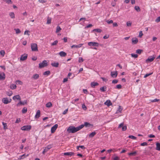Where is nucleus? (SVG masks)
Segmentation results:
<instances>
[{
  "label": "nucleus",
  "mask_w": 160,
  "mask_h": 160,
  "mask_svg": "<svg viewBox=\"0 0 160 160\" xmlns=\"http://www.w3.org/2000/svg\"><path fill=\"white\" fill-rule=\"evenodd\" d=\"M83 128L82 125H80L76 128L74 126H70L68 128L67 131L69 133H74L79 131Z\"/></svg>",
  "instance_id": "f257e3e1"
},
{
  "label": "nucleus",
  "mask_w": 160,
  "mask_h": 160,
  "mask_svg": "<svg viewBox=\"0 0 160 160\" xmlns=\"http://www.w3.org/2000/svg\"><path fill=\"white\" fill-rule=\"evenodd\" d=\"M32 50L33 51H38L37 45L35 43H31V45Z\"/></svg>",
  "instance_id": "f03ea898"
},
{
  "label": "nucleus",
  "mask_w": 160,
  "mask_h": 160,
  "mask_svg": "<svg viewBox=\"0 0 160 160\" xmlns=\"http://www.w3.org/2000/svg\"><path fill=\"white\" fill-rule=\"evenodd\" d=\"M48 65V64L46 60H44L43 62L39 63V67L40 68H42L44 67L47 66Z\"/></svg>",
  "instance_id": "7ed1b4c3"
},
{
  "label": "nucleus",
  "mask_w": 160,
  "mask_h": 160,
  "mask_svg": "<svg viewBox=\"0 0 160 160\" xmlns=\"http://www.w3.org/2000/svg\"><path fill=\"white\" fill-rule=\"evenodd\" d=\"M31 125L24 126L21 128V129L23 131H29L31 128Z\"/></svg>",
  "instance_id": "20e7f679"
},
{
  "label": "nucleus",
  "mask_w": 160,
  "mask_h": 160,
  "mask_svg": "<svg viewBox=\"0 0 160 160\" xmlns=\"http://www.w3.org/2000/svg\"><path fill=\"white\" fill-rule=\"evenodd\" d=\"M12 101L11 99L10 98L8 99V98H3L2 99V101L5 104H7L10 102Z\"/></svg>",
  "instance_id": "39448f33"
},
{
  "label": "nucleus",
  "mask_w": 160,
  "mask_h": 160,
  "mask_svg": "<svg viewBox=\"0 0 160 160\" xmlns=\"http://www.w3.org/2000/svg\"><path fill=\"white\" fill-rule=\"evenodd\" d=\"M122 128V131H125L127 129V127L126 125L124 126L123 122L121 123L119 125L118 127V128Z\"/></svg>",
  "instance_id": "423d86ee"
},
{
  "label": "nucleus",
  "mask_w": 160,
  "mask_h": 160,
  "mask_svg": "<svg viewBox=\"0 0 160 160\" xmlns=\"http://www.w3.org/2000/svg\"><path fill=\"white\" fill-rule=\"evenodd\" d=\"M27 100H25L24 101L22 102V101L20 100L19 102L17 104V107L19 106L20 105H24L25 104H27Z\"/></svg>",
  "instance_id": "0eeeda50"
},
{
  "label": "nucleus",
  "mask_w": 160,
  "mask_h": 160,
  "mask_svg": "<svg viewBox=\"0 0 160 160\" xmlns=\"http://www.w3.org/2000/svg\"><path fill=\"white\" fill-rule=\"evenodd\" d=\"M88 45L90 46H96L98 47L99 43L97 42H89L88 43Z\"/></svg>",
  "instance_id": "6e6552de"
},
{
  "label": "nucleus",
  "mask_w": 160,
  "mask_h": 160,
  "mask_svg": "<svg viewBox=\"0 0 160 160\" xmlns=\"http://www.w3.org/2000/svg\"><path fill=\"white\" fill-rule=\"evenodd\" d=\"M155 55H153L152 56H151L149 57L148 58V59H147L146 60V62H152L154 60V59H155Z\"/></svg>",
  "instance_id": "1a4fd4ad"
},
{
  "label": "nucleus",
  "mask_w": 160,
  "mask_h": 160,
  "mask_svg": "<svg viewBox=\"0 0 160 160\" xmlns=\"http://www.w3.org/2000/svg\"><path fill=\"white\" fill-rule=\"evenodd\" d=\"M58 125L57 124H56L52 127L51 130L52 133H53L55 131L56 129L58 127Z\"/></svg>",
  "instance_id": "9d476101"
},
{
  "label": "nucleus",
  "mask_w": 160,
  "mask_h": 160,
  "mask_svg": "<svg viewBox=\"0 0 160 160\" xmlns=\"http://www.w3.org/2000/svg\"><path fill=\"white\" fill-rule=\"evenodd\" d=\"M118 74L117 71L111 72V75L113 78H115L117 77Z\"/></svg>",
  "instance_id": "9b49d317"
},
{
  "label": "nucleus",
  "mask_w": 160,
  "mask_h": 160,
  "mask_svg": "<svg viewBox=\"0 0 160 160\" xmlns=\"http://www.w3.org/2000/svg\"><path fill=\"white\" fill-rule=\"evenodd\" d=\"M12 99L14 100L17 99L20 101L21 100V97L19 95H17L14 96L12 98Z\"/></svg>",
  "instance_id": "f8f14e48"
},
{
  "label": "nucleus",
  "mask_w": 160,
  "mask_h": 160,
  "mask_svg": "<svg viewBox=\"0 0 160 160\" xmlns=\"http://www.w3.org/2000/svg\"><path fill=\"white\" fill-rule=\"evenodd\" d=\"M74 154V153L72 152H64L63 153V154L64 156H72Z\"/></svg>",
  "instance_id": "ddd939ff"
},
{
  "label": "nucleus",
  "mask_w": 160,
  "mask_h": 160,
  "mask_svg": "<svg viewBox=\"0 0 160 160\" xmlns=\"http://www.w3.org/2000/svg\"><path fill=\"white\" fill-rule=\"evenodd\" d=\"M27 57L28 55L27 54H25V55H22L20 58V60L24 61L27 59Z\"/></svg>",
  "instance_id": "4468645a"
},
{
  "label": "nucleus",
  "mask_w": 160,
  "mask_h": 160,
  "mask_svg": "<svg viewBox=\"0 0 160 160\" xmlns=\"http://www.w3.org/2000/svg\"><path fill=\"white\" fill-rule=\"evenodd\" d=\"M40 110H38L35 115V118H38L40 117Z\"/></svg>",
  "instance_id": "2eb2a0df"
},
{
  "label": "nucleus",
  "mask_w": 160,
  "mask_h": 160,
  "mask_svg": "<svg viewBox=\"0 0 160 160\" xmlns=\"http://www.w3.org/2000/svg\"><path fill=\"white\" fill-rule=\"evenodd\" d=\"M98 85L99 84L97 82H92L91 83V86L92 88H94L96 86Z\"/></svg>",
  "instance_id": "dca6fc26"
},
{
  "label": "nucleus",
  "mask_w": 160,
  "mask_h": 160,
  "mask_svg": "<svg viewBox=\"0 0 160 160\" xmlns=\"http://www.w3.org/2000/svg\"><path fill=\"white\" fill-rule=\"evenodd\" d=\"M83 126V127L85 126L86 127H89L91 126H92V125L91 124L89 123L86 122H84V124H82Z\"/></svg>",
  "instance_id": "f3484780"
},
{
  "label": "nucleus",
  "mask_w": 160,
  "mask_h": 160,
  "mask_svg": "<svg viewBox=\"0 0 160 160\" xmlns=\"http://www.w3.org/2000/svg\"><path fill=\"white\" fill-rule=\"evenodd\" d=\"M5 78V74L4 72L0 73V80H4Z\"/></svg>",
  "instance_id": "a211bd4d"
},
{
  "label": "nucleus",
  "mask_w": 160,
  "mask_h": 160,
  "mask_svg": "<svg viewBox=\"0 0 160 160\" xmlns=\"http://www.w3.org/2000/svg\"><path fill=\"white\" fill-rule=\"evenodd\" d=\"M104 104L109 106L112 105V103L110 100H107L105 102Z\"/></svg>",
  "instance_id": "6ab92c4d"
},
{
  "label": "nucleus",
  "mask_w": 160,
  "mask_h": 160,
  "mask_svg": "<svg viewBox=\"0 0 160 160\" xmlns=\"http://www.w3.org/2000/svg\"><path fill=\"white\" fill-rule=\"evenodd\" d=\"M59 54L62 57H65L67 55V53L63 51H61L59 52Z\"/></svg>",
  "instance_id": "aec40b11"
},
{
  "label": "nucleus",
  "mask_w": 160,
  "mask_h": 160,
  "mask_svg": "<svg viewBox=\"0 0 160 160\" xmlns=\"http://www.w3.org/2000/svg\"><path fill=\"white\" fill-rule=\"evenodd\" d=\"M156 146V149L158 151H160V143L158 142H157Z\"/></svg>",
  "instance_id": "412c9836"
},
{
  "label": "nucleus",
  "mask_w": 160,
  "mask_h": 160,
  "mask_svg": "<svg viewBox=\"0 0 160 160\" xmlns=\"http://www.w3.org/2000/svg\"><path fill=\"white\" fill-rule=\"evenodd\" d=\"M51 65L54 67L57 68L58 67L59 63L58 62L52 63L51 64Z\"/></svg>",
  "instance_id": "4be33fe9"
},
{
  "label": "nucleus",
  "mask_w": 160,
  "mask_h": 160,
  "mask_svg": "<svg viewBox=\"0 0 160 160\" xmlns=\"http://www.w3.org/2000/svg\"><path fill=\"white\" fill-rule=\"evenodd\" d=\"M82 45H83V44H79L78 45H72L71 46V48H79L81 47Z\"/></svg>",
  "instance_id": "5701e85b"
},
{
  "label": "nucleus",
  "mask_w": 160,
  "mask_h": 160,
  "mask_svg": "<svg viewBox=\"0 0 160 160\" xmlns=\"http://www.w3.org/2000/svg\"><path fill=\"white\" fill-rule=\"evenodd\" d=\"M100 90L102 92H104L106 91L107 87L106 86L101 87L100 89Z\"/></svg>",
  "instance_id": "b1692460"
},
{
  "label": "nucleus",
  "mask_w": 160,
  "mask_h": 160,
  "mask_svg": "<svg viewBox=\"0 0 160 160\" xmlns=\"http://www.w3.org/2000/svg\"><path fill=\"white\" fill-rule=\"evenodd\" d=\"M138 42V39L137 38H135V39L133 38L132 39V43L133 44H136Z\"/></svg>",
  "instance_id": "393cba45"
},
{
  "label": "nucleus",
  "mask_w": 160,
  "mask_h": 160,
  "mask_svg": "<svg viewBox=\"0 0 160 160\" xmlns=\"http://www.w3.org/2000/svg\"><path fill=\"white\" fill-rule=\"evenodd\" d=\"M137 153V151H135L133 152H131L128 153V155L129 156H135L136 155Z\"/></svg>",
  "instance_id": "a878e982"
},
{
  "label": "nucleus",
  "mask_w": 160,
  "mask_h": 160,
  "mask_svg": "<svg viewBox=\"0 0 160 160\" xmlns=\"http://www.w3.org/2000/svg\"><path fill=\"white\" fill-rule=\"evenodd\" d=\"M92 31L96 32L99 33H101L102 31V30L100 29L97 28L93 29L92 30Z\"/></svg>",
  "instance_id": "bb28decb"
},
{
  "label": "nucleus",
  "mask_w": 160,
  "mask_h": 160,
  "mask_svg": "<svg viewBox=\"0 0 160 160\" xmlns=\"http://www.w3.org/2000/svg\"><path fill=\"white\" fill-rule=\"evenodd\" d=\"M10 88L11 89H14L16 88L17 86L16 85L12 84L10 85Z\"/></svg>",
  "instance_id": "cd10ccee"
},
{
  "label": "nucleus",
  "mask_w": 160,
  "mask_h": 160,
  "mask_svg": "<svg viewBox=\"0 0 160 160\" xmlns=\"http://www.w3.org/2000/svg\"><path fill=\"white\" fill-rule=\"evenodd\" d=\"M39 77V75L38 74H36L33 75L32 78L35 79H38Z\"/></svg>",
  "instance_id": "c85d7f7f"
},
{
  "label": "nucleus",
  "mask_w": 160,
  "mask_h": 160,
  "mask_svg": "<svg viewBox=\"0 0 160 160\" xmlns=\"http://www.w3.org/2000/svg\"><path fill=\"white\" fill-rule=\"evenodd\" d=\"M28 156V154H27L26 156V155L25 154H24L19 156V158L18 159H22L25 158L26 157Z\"/></svg>",
  "instance_id": "c756f323"
},
{
  "label": "nucleus",
  "mask_w": 160,
  "mask_h": 160,
  "mask_svg": "<svg viewBox=\"0 0 160 160\" xmlns=\"http://www.w3.org/2000/svg\"><path fill=\"white\" fill-rule=\"evenodd\" d=\"M96 133L95 132H92L89 135V136L90 138H92L95 136Z\"/></svg>",
  "instance_id": "7c9ffc66"
},
{
  "label": "nucleus",
  "mask_w": 160,
  "mask_h": 160,
  "mask_svg": "<svg viewBox=\"0 0 160 160\" xmlns=\"http://www.w3.org/2000/svg\"><path fill=\"white\" fill-rule=\"evenodd\" d=\"M2 124L3 126V129L4 130H6V129H8L7 123L2 122Z\"/></svg>",
  "instance_id": "2f4dec72"
},
{
  "label": "nucleus",
  "mask_w": 160,
  "mask_h": 160,
  "mask_svg": "<svg viewBox=\"0 0 160 160\" xmlns=\"http://www.w3.org/2000/svg\"><path fill=\"white\" fill-rule=\"evenodd\" d=\"M52 105L51 102H48L46 105V107H47L48 108H50L51 107H52Z\"/></svg>",
  "instance_id": "473e14b6"
},
{
  "label": "nucleus",
  "mask_w": 160,
  "mask_h": 160,
  "mask_svg": "<svg viewBox=\"0 0 160 160\" xmlns=\"http://www.w3.org/2000/svg\"><path fill=\"white\" fill-rule=\"evenodd\" d=\"M143 51L142 50L138 49L136 50V52L137 53L140 54Z\"/></svg>",
  "instance_id": "72a5a7b5"
},
{
  "label": "nucleus",
  "mask_w": 160,
  "mask_h": 160,
  "mask_svg": "<svg viewBox=\"0 0 160 160\" xmlns=\"http://www.w3.org/2000/svg\"><path fill=\"white\" fill-rule=\"evenodd\" d=\"M16 83V84H19V85H22V82L19 80H17L16 81V82H15Z\"/></svg>",
  "instance_id": "f704fd0d"
},
{
  "label": "nucleus",
  "mask_w": 160,
  "mask_h": 160,
  "mask_svg": "<svg viewBox=\"0 0 160 160\" xmlns=\"http://www.w3.org/2000/svg\"><path fill=\"white\" fill-rule=\"evenodd\" d=\"M50 74V71H49V70L44 72L43 73V75H47V76L49 75Z\"/></svg>",
  "instance_id": "c9c22d12"
},
{
  "label": "nucleus",
  "mask_w": 160,
  "mask_h": 160,
  "mask_svg": "<svg viewBox=\"0 0 160 160\" xmlns=\"http://www.w3.org/2000/svg\"><path fill=\"white\" fill-rule=\"evenodd\" d=\"M122 108H121V107L119 106L118 108V109L117 110V111L116 112V113H120L121 112V111H122Z\"/></svg>",
  "instance_id": "e433bc0d"
},
{
  "label": "nucleus",
  "mask_w": 160,
  "mask_h": 160,
  "mask_svg": "<svg viewBox=\"0 0 160 160\" xmlns=\"http://www.w3.org/2000/svg\"><path fill=\"white\" fill-rule=\"evenodd\" d=\"M14 30H15L16 33L17 34H18L21 32L20 30L18 28H15L14 29Z\"/></svg>",
  "instance_id": "4c0bfd02"
},
{
  "label": "nucleus",
  "mask_w": 160,
  "mask_h": 160,
  "mask_svg": "<svg viewBox=\"0 0 160 160\" xmlns=\"http://www.w3.org/2000/svg\"><path fill=\"white\" fill-rule=\"evenodd\" d=\"M27 111V109L25 107L22 110V112L23 113H26Z\"/></svg>",
  "instance_id": "58836bf2"
},
{
  "label": "nucleus",
  "mask_w": 160,
  "mask_h": 160,
  "mask_svg": "<svg viewBox=\"0 0 160 160\" xmlns=\"http://www.w3.org/2000/svg\"><path fill=\"white\" fill-rule=\"evenodd\" d=\"M61 30V28L59 26H58L57 27L56 32V33H58Z\"/></svg>",
  "instance_id": "ea45409f"
},
{
  "label": "nucleus",
  "mask_w": 160,
  "mask_h": 160,
  "mask_svg": "<svg viewBox=\"0 0 160 160\" xmlns=\"http://www.w3.org/2000/svg\"><path fill=\"white\" fill-rule=\"evenodd\" d=\"M134 8L138 12L140 11V9L138 6H135L134 7Z\"/></svg>",
  "instance_id": "a19ab883"
},
{
  "label": "nucleus",
  "mask_w": 160,
  "mask_h": 160,
  "mask_svg": "<svg viewBox=\"0 0 160 160\" xmlns=\"http://www.w3.org/2000/svg\"><path fill=\"white\" fill-rule=\"evenodd\" d=\"M6 2V3L8 4H12V3L11 0H3Z\"/></svg>",
  "instance_id": "79ce46f5"
},
{
  "label": "nucleus",
  "mask_w": 160,
  "mask_h": 160,
  "mask_svg": "<svg viewBox=\"0 0 160 160\" xmlns=\"http://www.w3.org/2000/svg\"><path fill=\"white\" fill-rule=\"evenodd\" d=\"M9 15L12 18H14V14L13 12H10L9 14Z\"/></svg>",
  "instance_id": "37998d69"
},
{
  "label": "nucleus",
  "mask_w": 160,
  "mask_h": 160,
  "mask_svg": "<svg viewBox=\"0 0 160 160\" xmlns=\"http://www.w3.org/2000/svg\"><path fill=\"white\" fill-rule=\"evenodd\" d=\"M131 55L132 57L134 58H136L138 57V55L137 54L132 53Z\"/></svg>",
  "instance_id": "c03bdc74"
},
{
  "label": "nucleus",
  "mask_w": 160,
  "mask_h": 160,
  "mask_svg": "<svg viewBox=\"0 0 160 160\" xmlns=\"http://www.w3.org/2000/svg\"><path fill=\"white\" fill-rule=\"evenodd\" d=\"M48 149H47L46 147L45 148L44 150L42 151V153L43 154H45V153L46 152L48 151Z\"/></svg>",
  "instance_id": "a18cd8bd"
},
{
  "label": "nucleus",
  "mask_w": 160,
  "mask_h": 160,
  "mask_svg": "<svg viewBox=\"0 0 160 160\" xmlns=\"http://www.w3.org/2000/svg\"><path fill=\"white\" fill-rule=\"evenodd\" d=\"M132 22L130 21H129L127 22V26L128 27H130L131 26Z\"/></svg>",
  "instance_id": "49530a36"
},
{
  "label": "nucleus",
  "mask_w": 160,
  "mask_h": 160,
  "mask_svg": "<svg viewBox=\"0 0 160 160\" xmlns=\"http://www.w3.org/2000/svg\"><path fill=\"white\" fill-rule=\"evenodd\" d=\"M58 41L57 40L55 41L53 43H52L51 44L52 46H54L57 45L58 43Z\"/></svg>",
  "instance_id": "de8ad7c7"
},
{
  "label": "nucleus",
  "mask_w": 160,
  "mask_h": 160,
  "mask_svg": "<svg viewBox=\"0 0 160 160\" xmlns=\"http://www.w3.org/2000/svg\"><path fill=\"white\" fill-rule=\"evenodd\" d=\"M128 137L131 139H136L137 138L133 135H129L128 136Z\"/></svg>",
  "instance_id": "09e8293b"
},
{
  "label": "nucleus",
  "mask_w": 160,
  "mask_h": 160,
  "mask_svg": "<svg viewBox=\"0 0 160 160\" xmlns=\"http://www.w3.org/2000/svg\"><path fill=\"white\" fill-rule=\"evenodd\" d=\"M30 32L28 30H26L24 33V34H27L28 36H29L30 35V34L29 33Z\"/></svg>",
  "instance_id": "8fccbe9b"
},
{
  "label": "nucleus",
  "mask_w": 160,
  "mask_h": 160,
  "mask_svg": "<svg viewBox=\"0 0 160 160\" xmlns=\"http://www.w3.org/2000/svg\"><path fill=\"white\" fill-rule=\"evenodd\" d=\"M152 73H153V72L150 73H149L146 74V75H145L144 76V78H146L147 77H148L149 76H150V75H151L152 74Z\"/></svg>",
  "instance_id": "3c124183"
},
{
  "label": "nucleus",
  "mask_w": 160,
  "mask_h": 160,
  "mask_svg": "<svg viewBox=\"0 0 160 160\" xmlns=\"http://www.w3.org/2000/svg\"><path fill=\"white\" fill-rule=\"evenodd\" d=\"M115 88L118 89H120L122 88V85L120 84H118L116 86Z\"/></svg>",
  "instance_id": "603ef678"
},
{
  "label": "nucleus",
  "mask_w": 160,
  "mask_h": 160,
  "mask_svg": "<svg viewBox=\"0 0 160 160\" xmlns=\"http://www.w3.org/2000/svg\"><path fill=\"white\" fill-rule=\"evenodd\" d=\"M160 100L159 99H153V100H151V102H158Z\"/></svg>",
  "instance_id": "864d4df0"
},
{
  "label": "nucleus",
  "mask_w": 160,
  "mask_h": 160,
  "mask_svg": "<svg viewBox=\"0 0 160 160\" xmlns=\"http://www.w3.org/2000/svg\"><path fill=\"white\" fill-rule=\"evenodd\" d=\"M7 94L8 96H10L12 94V91H10L9 92H7Z\"/></svg>",
  "instance_id": "5fc2aeb1"
},
{
  "label": "nucleus",
  "mask_w": 160,
  "mask_h": 160,
  "mask_svg": "<svg viewBox=\"0 0 160 160\" xmlns=\"http://www.w3.org/2000/svg\"><path fill=\"white\" fill-rule=\"evenodd\" d=\"M83 61V59L82 57H79V58L78 62H82Z\"/></svg>",
  "instance_id": "6e6d98bb"
},
{
  "label": "nucleus",
  "mask_w": 160,
  "mask_h": 160,
  "mask_svg": "<svg viewBox=\"0 0 160 160\" xmlns=\"http://www.w3.org/2000/svg\"><path fill=\"white\" fill-rule=\"evenodd\" d=\"M143 34L142 33V31H140L139 32V37L140 38H141L142 37V36H143Z\"/></svg>",
  "instance_id": "4d7b16f0"
},
{
  "label": "nucleus",
  "mask_w": 160,
  "mask_h": 160,
  "mask_svg": "<svg viewBox=\"0 0 160 160\" xmlns=\"http://www.w3.org/2000/svg\"><path fill=\"white\" fill-rule=\"evenodd\" d=\"M68 109H65L62 112V114L64 115V114H66L68 112Z\"/></svg>",
  "instance_id": "13d9d810"
},
{
  "label": "nucleus",
  "mask_w": 160,
  "mask_h": 160,
  "mask_svg": "<svg viewBox=\"0 0 160 160\" xmlns=\"http://www.w3.org/2000/svg\"><path fill=\"white\" fill-rule=\"evenodd\" d=\"M148 145L147 143L146 142H143L141 144V145L142 146H145Z\"/></svg>",
  "instance_id": "bf43d9fd"
},
{
  "label": "nucleus",
  "mask_w": 160,
  "mask_h": 160,
  "mask_svg": "<svg viewBox=\"0 0 160 160\" xmlns=\"http://www.w3.org/2000/svg\"><path fill=\"white\" fill-rule=\"evenodd\" d=\"M92 25L91 24H90L87 25L86 27H85V28H88L91 27H92Z\"/></svg>",
  "instance_id": "052dcab7"
},
{
  "label": "nucleus",
  "mask_w": 160,
  "mask_h": 160,
  "mask_svg": "<svg viewBox=\"0 0 160 160\" xmlns=\"http://www.w3.org/2000/svg\"><path fill=\"white\" fill-rule=\"evenodd\" d=\"M118 82V80L115 79L112 80V83H117Z\"/></svg>",
  "instance_id": "680f3d73"
},
{
  "label": "nucleus",
  "mask_w": 160,
  "mask_h": 160,
  "mask_svg": "<svg viewBox=\"0 0 160 160\" xmlns=\"http://www.w3.org/2000/svg\"><path fill=\"white\" fill-rule=\"evenodd\" d=\"M101 78L103 80V81H105L106 82L108 81V79L105 78H104L102 77Z\"/></svg>",
  "instance_id": "e2e57ef3"
},
{
  "label": "nucleus",
  "mask_w": 160,
  "mask_h": 160,
  "mask_svg": "<svg viewBox=\"0 0 160 160\" xmlns=\"http://www.w3.org/2000/svg\"><path fill=\"white\" fill-rule=\"evenodd\" d=\"M46 148L49 150L52 148V145H49Z\"/></svg>",
  "instance_id": "0e129e2a"
},
{
  "label": "nucleus",
  "mask_w": 160,
  "mask_h": 160,
  "mask_svg": "<svg viewBox=\"0 0 160 160\" xmlns=\"http://www.w3.org/2000/svg\"><path fill=\"white\" fill-rule=\"evenodd\" d=\"M82 108L83 109L85 110L87 109L86 107V106L84 104H83L82 105Z\"/></svg>",
  "instance_id": "69168bd1"
},
{
  "label": "nucleus",
  "mask_w": 160,
  "mask_h": 160,
  "mask_svg": "<svg viewBox=\"0 0 160 160\" xmlns=\"http://www.w3.org/2000/svg\"><path fill=\"white\" fill-rule=\"evenodd\" d=\"M20 122V118H18L15 121L16 123H18Z\"/></svg>",
  "instance_id": "338daca9"
},
{
  "label": "nucleus",
  "mask_w": 160,
  "mask_h": 160,
  "mask_svg": "<svg viewBox=\"0 0 160 160\" xmlns=\"http://www.w3.org/2000/svg\"><path fill=\"white\" fill-rule=\"evenodd\" d=\"M109 37V35H108L104 36L103 37V38L104 39H107V38H108Z\"/></svg>",
  "instance_id": "774afa93"
}]
</instances>
